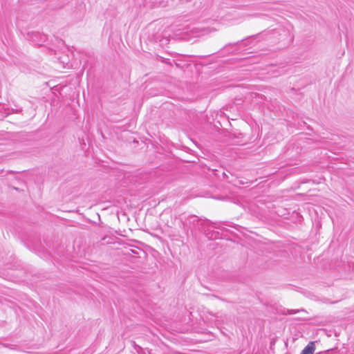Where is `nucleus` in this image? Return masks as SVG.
<instances>
[{"label": "nucleus", "mask_w": 354, "mask_h": 354, "mask_svg": "<svg viewBox=\"0 0 354 354\" xmlns=\"http://www.w3.org/2000/svg\"><path fill=\"white\" fill-rule=\"evenodd\" d=\"M296 313V311H295V310H289V313H289L290 315H292V314H294V313Z\"/></svg>", "instance_id": "5"}, {"label": "nucleus", "mask_w": 354, "mask_h": 354, "mask_svg": "<svg viewBox=\"0 0 354 354\" xmlns=\"http://www.w3.org/2000/svg\"><path fill=\"white\" fill-rule=\"evenodd\" d=\"M315 344L313 342H310L308 345L302 350L301 354H313L315 351Z\"/></svg>", "instance_id": "2"}, {"label": "nucleus", "mask_w": 354, "mask_h": 354, "mask_svg": "<svg viewBox=\"0 0 354 354\" xmlns=\"http://www.w3.org/2000/svg\"><path fill=\"white\" fill-rule=\"evenodd\" d=\"M190 218V220H191V221H190V222H193V223H194L195 221H198V218H197V217H196V216H190V218Z\"/></svg>", "instance_id": "4"}, {"label": "nucleus", "mask_w": 354, "mask_h": 354, "mask_svg": "<svg viewBox=\"0 0 354 354\" xmlns=\"http://www.w3.org/2000/svg\"><path fill=\"white\" fill-rule=\"evenodd\" d=\"M28 38L35 46H41L47 40V36L39 32H29Z\"/></svg>", "instance_id": "1"}, {"label": "nucleus", "mask_w": 354, "mask_h": 354, "mask_svg": "<svg viewBox=\"0 0 354 354\" xmlns=\"http://www.w3.org/2000/svg\"><path fill=\"white\" fill-rule=\"evenodd\" d=\"M207 236L209 239H217L218 237V234L217 232L207 233Z\"/></svg>", "instance_id": "3"}]
</instances>
